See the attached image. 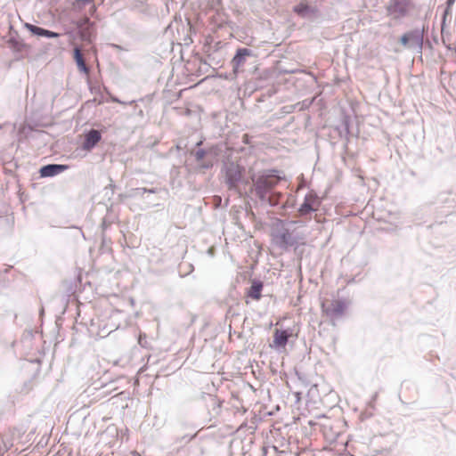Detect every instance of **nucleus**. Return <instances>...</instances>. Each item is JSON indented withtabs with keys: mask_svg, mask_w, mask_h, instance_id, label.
Wrapping results in <instances>:
<instances>
[{
	"mask_svg": "<svg viewBox=\"0 0 456 456\" xmlns=\"http://www.w3.org/2000/svg\"><path fill=\"white\" fill-rule=\"evenodd\" d=\"M280 182V177L275 175H260L254 183L255 191L256 195L265 200L267 193L273 190Z\"/></svg>",
	"mask_w": 456,
	"mask_h": 456,
	"instance_id": "nucleus-1",
	"label": "nucleus"
},
{
	"mask_svg": "<svg viewBox=\"0 0 456 456\" xmlns=\"http://www.w3.org/2000/svg\"><path fill=\"white\" fill-rule=\"evenodd\" d=\"M322 312L330 318H338L342 316L346 310V303L341 299L331 301L323 300L321 304Z\"/></svg>",
	"mask_w": 456,
	"mask_h": 456,
	"instance_id": "nucleus-2",
	"label": "nucleus"
},
{
	"mask_svg": "<svg viewBox=\"0 0 456 456\" xmlns=\"http://www.w3.org/2000/svg\"><path fill=\"white\" fill-rule=\"evenodd\" d=\"M408 10L409 3L406 0H391L387 7V14L395 20L405 16Z\"/></svg>",
	"mask_w": 456,
	"mask_h": 456,
	"instance_id": "nucleus-3",
	"label": "nucleus"
},
{
	"mask_svg": "<svg viewBox=\"0 0 456 456\" xmlns=\"http://www.w3.org/2000/svg\"><path fill=\"white\" fill-rule=\"evenodd\" d=\"M320 206L321 200L319 197L315 193L310 191L305 195L304 202L298 208V212L301 216H305L311 212L317 211Z\"/></svg>",
	"mask_w": 456,
	"mask_h": 456,
	"instance_id": "nucleus-4",
	"label": "nucleus"
},
{
	"mask_svg": "<svg viewBox=\"0 0 456 456\" xmlns=\"http://www.w3.org/2000/svg\"><path fill=\"white\" fill-rule=\"evenodd\" d=\"M242 177V168L237 165L231 163L225 171V178L226 183L228 184L229 189H233L237 187L238 183L240 181Z\"/></svg>",
	"mask_w": 456,
	"mask_h": 456,
	"instance_id": "nucleus-5",
	"label": "nucleus"
},
{
	"mask_svg": "<svg viewBox=\"0 0 456 456\" xmlns=\"http://www.w3.org/2000/svg\"><path fill=\"white\" fill-rule=\"evenodd\" d=\"M92 26L93 24L86 17L77 22V27L79 29V36L83 41L92 43L94 37V31Z\"/></svg>",
	"mask_w": 456,
	"mask_h": 456,
	"instance_id": "nucleus-6",
	"label": "nucleus"
},
{
	"mask_svg": "<svg viewBox=\"0 0 456 456\" xmlns=\"http://www.w3.org/2000/svg\"><path fill=\"white\" fill-rule=\"evenodd\" d=\"M400 42L404 47L412 45L420 46L422 44V36L417 30L410 31L401 37Z\"/></svg>",
	"mask_w": 456,
	"mask_h": 456,
	"instance_id": "nucleus-7",
	"label": "nucleus"
},
{
	"mask_svg": "<svg viewBox=\"0 0 456 456\" xmlns=\"http://www.w3.org/2000/svg\"><path fill=\"white\" fill-rule=\"evenodd\" d=\"M102 139L101 133L98 130L92 129L85 135V141L82 148L85 151H91Z\"/></svg>",
	"mask_w": 456,
	"mask_h": 456,
	"instance_id": "nucleus-8",
	"label": "nucleus"
},
{
	"mask_svg": "<svg viewBox=\"0 0 456 456\" xmlns=\"http://www.w3.org/2000/svg\"><path fill=\"white\" fill-rule=\"evenodd\" d=\"M67 168L68 166L66 165L51 164L42 167L39 172L42 177H49L56 175L65 171Z\"/></svg>",
	"mask_w": 456,
	"mask_h": 456,
	"instance_id": "nucleus-9",
	"label": "nucleus"
},
{
	"mask_svg": "<svg viewBox=\"0 0 456 456\" xmlns=\"http://www.w3.org/2000/svg\"><path fill=\"white\" fill-rule=\"evenodd\" d=\"M291 334L288 330L276 329L273 334V346L284 348Z\"/></svg>",
	"mask_w": 456,
	"mask_h": 456,
	"instance_id": "nucleus-10",
	"label": "nucleus"
},
{
	"mask_svg": "<svg viewBox=\"0 0 456 456\" xmlns=\"http://www.w3.org/2000/svg\"><path fill=\"white\" fill-rule=\"evenodd\" d=\"M25 28L30 31L32 34L40 36V37H60V34L56 32H53L47 29H45L43 28L37 27L36 25L26 23Z\"/></svg>",
	"mask_w": 456,
	"mask_h": 456,
	"instance_id": "nucleus-11",
	"label": "nucleus"
},
{
	"mask_svg": "<svg viewBox=\"0 0 456 456\" xmlns=\"http://www.w3.org/2000/svg\"><path fill=\"white\" fill-rule=\"evenodd\" d=\"M293 11L297 15L302 18H305L310 14H315L317 12V10L315 8L309 6L305 3H300L297 4L296 6H294Z\"/></svg>",
	"mask_w": 456,
	"mask_h": 456,
	"instance_id": "nucleus-12",
	"label": "nucleus"
},
{
	"mask_svg": "<svg viewBox=\"0 0 456 456\" xmlns=\"http://www.w3.org/2000/svg\"><path fill=\"white\" fill-rule=\"evenodd\" d=\"M251 52L248 48L238 49L235 56L232 61L233 68L238 69L240 66H241L245 61V57L249 56Z\"/></svg>",
	"mask_w": 456,
	"mask_h": 456,
	"instance_id": "nucleus-13",
	"label": "nucleus"
},
{
	"mask_svg": "<svg viewBox=\"0 0 456 456\" xmlns=\"http://www.w3.org/2000/svg\"><path fill=\"white\" fill-rule=\"evenodd\" d=\"M74 60L77 65L78 69L86 74H88L89 69L86 64L82 51L78 46L74 48Z\"/></svg>",
	"mask_w": 456,
	"mask_h": 456,
	"instance_id": "nucleus-14",
	"label": "nucleus"
},
{
	"mask_svg": "<svg viewBox=\"0 0 456 456\" xmlns=\"http://www.w3.org/2000/svg\"><path fill=\"white\" fill-rule=\"evenodd\" d=\"M263 285L261 282H254L248 290V297L255 300H259L261 297Z\"/></svg>",
	"mask_w": 456,
	"mask_h": 456,
	"instance_id": "nucleus-15",
	"label": "nucleus"
},
{
	"mask_svg": "<svg viewBox=\"0 0 456 456\" xmlns=\"http://www.w3.org/2000/svg\"><path fill=\"white\" fill-rule=\"evenodd\" d=\"M205 154H206V151L204 150H199L196 151L195 153V158H196V160L200 163L204 157H205Z\"/></svg>",
	"mask_w": 456,
	"mask_h": 456,
	"instance_id": "nucleus-16",
	"label": "nucleus"
},
{
	"mask_svg": "<svg viewBox=\"0 0 456 456\" xmlns=\"http://www.w3.org/2000/svg\"><path fill=\"white\" fill-rule=\"evenodd\" d=\"M200 166L203 168H208L210 167L213 166V163L211 161L208 162V163H200Z\"/></svg>",
	"mask_w": 456,
	"mask_h": 456,
	"instance_id": "nucleus-17",
	"label": "nucleus"
},
{
	"mask_svg": "<svg viewBox=\"0 0 456 456\" xmlns=\"http://www.w3.org/2000/svg\"><path fill=\"white\" fill-rule=\"evenodd\" d=\"M452 3H453V0H448V2H447L448 5H450Z\"/></svg>",
	"mask_w": 456,
	"mask_h": 456,
	"instance_id": "nucleus-18",
	"label": "nucleus"
}]
</instances>
